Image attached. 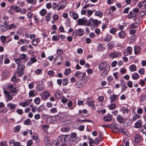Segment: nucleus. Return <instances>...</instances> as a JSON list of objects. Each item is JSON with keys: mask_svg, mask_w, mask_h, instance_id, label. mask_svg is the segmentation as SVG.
<instances>
[{"mask_svg": "<svg viewBox=\"0 0 146 146\" xmlns=\"http://www.w3.org/2000/svg\"><path fill=\"white\" fill-rule=\"evenodd\" d=\"M46 12L47 11L45 9H43L40 11L39 13L41 16H43L46 14Z\"/></svg>", "mask_w": 146, "mask_h": 146, "instance_id": "obj_30", "label": "nucleus"}, {"mask_svg": "<svg viewBox=\"0 0 146 146\" xmlns=\"http://www.w3.org/2000/svg\"><path fill=\"white\" fill-rule=\"evenodd\" d=\"M125 33L123 31H121L118 34V35L119 37L121 38H124L125 36Z\"/></svg>", "mask_w": 146, "mask_h": 146, "instance_id": "obj_28", "label": "nucleus"}, {"mask_svg": "<svg viewBox=\"0 0 146 146\" xmlns=\"http://www.w3.org/2000/svg\"><path fill=\"white\" fill-rule=\"evenodd\" d=\"M17 105L16 104H14L12 103H9L7 104V106L9 107V109L12 110L17 107Z\"/></svg>", "mask_w": 146, "mask_h": 146, "instance_id": "obj_22", "label": "nucleus"}, {"mask_svg": "<svg viewBox=\"0 0 146 146\" xmlns=\"http://www.w3.org/2000/svg\"><path fill=\"white\" fill-rule=\"evenodd\" d=\"M105 49V47L103 45L101 44H100L99 45L98 47V49L99 50H103Z\"/></svg>", "mask_w": 146, "mask_h": 146, "instance_id": "obj_45", "label": "nucleus"}, {"mask_svg": "<svg viewBox=\"0 0 146 146\" xmlns=\"http://www.w3.org/2000/svg\"><path fill=\"white\" fill-rule=\"evenodd\" d=\"M9 24L7 22L5 21L4 23V26L2 25L1 26V31L2 32H5L7 31L8 28V26Z\"/></svg>", "mask_w": 146, "mask_h": 146, "instance_id": "obj_5", "label": "nucleus"}, {"mask_svg": "<svg viewBox=\"0 0 146 146\" xmlns=\"http://www.w3.org/2000/svg\"><path fill=\"white\" fill-rule=\"evenodd\" d=\"M69 13L70 16H73L74 19L76 20L78 18V16L76 13L71 11L69 12Z\"/></svg>", "mask_w": 146, "mask_h": 146, "instance_id": "obj_13", "label": "nucleus"}, {"mask_svg": "<svg viewBox=\"0 0 146 146\" xmlns=\"http://www.w3.org/2000/svg\"><path fill=\"white\" fill-rule=\"evenodd\" d=\"M44 88L43 85L41 84H38L36 87V89L38 91H41L43 90Z\"/></svg>", "mask_w": 146, "mask_h": 146, "instance_id": "obj_25", "label": "nucleus"}, {"mask_svg": "<svg viewBox=\"0 0 146 146\" xmlns=\"http://www.w3.org/2000/svg\"><path fill=\"white\" fill-rule=\"evenodd\" d=\"M52 40L53 41H57L59 40V36L57 35H54L52 37Z\"/></svg>", "mask_w": 146, "mask_h": 146, "instance_id": "obj_31", "label": "nucleus"}, {"mask_svg": "<svg viewBox=\"0 0 146 146\" xmlns=\"http://www.w3.org/2000/svg\"><path fill=\"white\" fill-rule=\"evenodd\" d=\"M52 5L53 6L52 8L53 9L55 10L56 8L58 7L59 5L58 3L53 2L52 3Z\"/></svg>", "mask_w": 146, "mask_h": 146, "instance_id": "obj_35", "label": "nucleus"}, {"mask_svg": "<svg viewBox=\"0 0 146 146\" xmlns=\"http://www.w3.org/2000/svg\"><path fill=\"white\" fill-rule=\"evenodd\" d=\"M121 110L123 113H128L129 112L128 109L125 107H123L122 108Z\"/></svg>", "mask_w": 146, "mask_h": 146, "instance_id": "obj_33", "label": "nucleus"}, {"mask_svg": "<svg viewBox=\"0 0 146 146\" xmlns=\"http://www.w3.org/2000/svg\"><path fill=\"white\" fill-rule=\"evenodd\" d=\"M124 129L120 128L118 127L117 130H118V132L122 133H123L124 134H125L126 133V132L124 131Z\"/></svg>", "mask_w": 146, "mask_h": 146, "instance_id": "obj_39", "label": "nucleus"}, {"mask_svg": "<svg viewBox=\"0 0 146 146\" xmlns=\"http://www.w3.org/2000/svg\"><path fill=\"white\" fill-rule=\"evenodd\" d=\"M130 69L131 71H134L136 70V67L135 65H132L130 66Z\"/></svg>", "mask_w": 146, "mask_h": 146, "instance_id": "obj_47", "label": "nucleus"}, {"mask_svg": "<svg viewBox=\"0 0 146 146\" xmlns=\"http://www.w3.org/2000/svg\"><path fill=\"white\" fill-rule=\"evenodd\" d=\"M2 74V77L4 79L7 78L9 76L8 71L6 69L3 70Z\"/></svg>", "mask_w": 146, "mask_h": 146, "instance_id": "obj_10", "label": "nucleus"}, {"mask_svg": "<svg viewBox=\"0 0 146 146\" xmlns=\"http://www.w3.org/2000/svg\"><path fill=\"white\" fill-rule=\"evenodd\" d=\"M141 120H139L135 123V127L137 128L140 127L141 125Z\"/></svg>", "mask_w": 146, "mask_h": 146, "instance_id": "obj_24", "label": "nucleus"}, {"mask_svg": "<svg viewBox=\"0 0 146 146\" xmlns=\"http://www.w3.org/2000/svg\"><path fill=\"white\" fill-rule=\"evenodd\" d=\"M20 58H21V59H25L26 61L27 60V59H26L27 57L26 56V54H22L21 55V56L20 57Z\"/></svg>", "mask_w": 146, "mask_h": 146, "instance_id": "obj_52", "label": "nucleus"}, {"mask_svg": "<svg viewBox=\"0 0 146 146\" xmlns=\"http://www.w3.org/2000/svg\"><path fill=\"white\" fill-rule=\"evenodd\" d=\"M129 54H132V48L131 47H128L126 50Z\"/></svg>", "mask_w": 146, "mask_h": 146, "instance_id": "obj_41", "label": "nucleus"}, {"mask_svg": "<svg viewBox=\"0 0 146 146\" xmlns=\"http://www.w3.org/2000/svg\"><path fill=\"white\" fill-rule=\"evenodd\" d=\"M67 136H70L69 140H71L73 142H76V141L77 138V135L76 133L75 132L72 133L71 134V135H67Z\"/></svg>", "mask_w": 146, "mask_h": 146, "instance_id": "obj_3", "label": "nucleus"}, {"mask_svg": "<svg viewBox=\"0 0 146 146\" xmlns=\"http://www.w3.org/2000/svg\"><path fill=\"white\" fill-rule=\"evenodd\" d=\"M21 127V126H17L15 127V132H18L20 130V129Z\"/></svg>", "mask_w": 146, "mask_h": 146, "instance_id": "obj_62", "label": "nucleus"}, {"mask_svg": "<svg viewBox=\"0 0 146 146\" xmlns=\"http://www.w3.org/2000/svg\"><path fill=\"white\" fill-rule=\"evenodd\" d=\"M88 138L90 141V142L89 143V144H92L94 143V140L93 139L90 138V137H89Z\"/></svg>", "mask_w": 146, "mask_h": 146, "instance_id": "obj_60", "label": "nucleus"}, {"mask_svg": "<svg viewBox=\"0 0 146 146\" xmlns=\"http://www.w3.org/2000/svg\"><path fill=\"white\" fill-rule=\"evenodd\" d=\"M62 94L61 92H57L55 94V98L57 99H59L62 96Z\"/></svg>", "mask_w": 146, "mask_h": 146, "instance_id": "obj_38", "label": "nucleus"}, {"mask_svg": "<svg viewBox=\"0 0 146 146\" xmlns=\"http://www.w3.org/2000/svg\"><path fill=\"white\" fill-rule=\"evenodd\" d=\"M34 102L37 104H39L40 102V98L38 97L36 98L34 100Z\"/></svg>", "mask_w": 146, "mask_h": 146, "instance_id": "obj_51", "label": "nucleus"}, {"mask_svg": "<svg viewBox=\"0 0 146 146\" xmlns=\"http://www.w3.org/2000/svg\"><path fill=\"white\" fill-rule=\"evenodd\" d=\"M31 122V120L29 119H28L25 120L24 122V124L26 125H29Z\"/></svg>", "mask_w": 146, "mask_h": 146, "instance_id": "obj_54", "label": "nucleus"}, {"mask_svg": "<svg viewBox=\"0 0 146 146\" xmlns=\"http://www.w3.org/2000/svg\"><path fill=\"white\" fill-rule=\"evenodd\" d=\"M82 72L79 71H77L75 75V76H78L79 77H82Z\"/></svg>", "mask_w": 146, "mask_h": 146, "instance_id": "obj_59", "label": "nucleus"}, {"mask_svg": "<svg viewBox=\"0 0 146 146\" xmlns=\"http://www.w3.org/2000/svg\"><path fill=\"white\" fill-rule=\"evenodd\" d=\"M56 121V118L54 116L49 117L46 119L47 122L49 123L53 122Z\"/></svg>", "mask_w": 146, "mask_h": 146, "instance_id": "obj_11", "label": "nucleus"}, {"mask_svg": "<svg viewBox=\"0 0 146 146\" xmlns=\"http://www.w3.org/2000/svg\"><path fill=\"white\" fill-rule=\"evenodd\" d=\"M122 146H129V143L128 139L127 138L124 139L122 142Z\"/></svg>", "mask_w": 146, "mask_h": 146, "instance_id": "obj_16", "label": "nucleus"}, {"mask_svg": "<svg viewBox=\"0 0 146 146\" xmlns=\"http://www.w3.org/2000/svg\"><path fill=\"white\" fill-rule=\"evenodd\" d=\"M11 8L12 9L15 10L17 13H18L20 11V8L17 6H12Z\"/></svg>", "mask_w": 146, "mask_h": 146, "instance_id": "obj_26", "label": "nucleus"}, {"mask_svg": "<svg viewBox=\"0 0 146 146\" xmlns=\"http://www.w3.org/2000/svg\"><path fill=\"white\" fill-rule=\"evenodd\" d=\"M117 121L120 123H123L124 120V119L123 116L121 115H118L117 116Z\"/></svg>", "mask_w": 146, "mask_h": 146, "instance_id": "obj_18", "label": "nucleus"}, {"mask_svg": "<svg viewBox=\"0 0 146 146\" xmlns=\"http://www.w3.org/2000/svg\"><path fill=\"white\" fill-rule=\"evenodd\" d=\"M117 98V96L115 95H111L110 97V102H113Z\"/></svg>", "mask_w": 146, "mask_h": 146, "instance_id": "obj_29", "label": "nucleus"}, {"mask_svg": "<svg viewBox=\"0 0 146 146\" xmlns=\"http://www.w3.org/2000/svg\"><path fill=\"white\" fill-rule=\"evenodd\" d=\"M78 24L79 25H84L88 22V21L84 19H79L77 21Z\"/></svg>", "mask_w": 146, "mask_h": 146, "instance_id": "obj_12", "label": "nucleus"}, {"mask_svg": "<svg viewBox=\"0 0 146 146\" xmlns=\"http://www.w3.org/2000/svg\"><path fill=\"white\" fill-rule=\"evenodd\" d=\"M89 22H92L93 25L95 26H97L98 24L101 23V21L98 20L97 19H93L92 18H91L89 20Z\"/></svg>", "mask_w": 146, "mask_h": 146, "instance_id": "obj_7", "label": "nucleus"}, {"mask_svg": "<svg viewBox=\"0 0 146 146\" xmlns=\"http://www.w3.org/2000/svg\"><path fill=\"white\" fill-rule=\"evenodd\" d=\"M84 33V30L82 29H79L78 30H75V32L76 34H77V35L80 36L83 35V34Z\"/></svg>", "mask_w": 146, "mask_h": 146, "instance_id": "obj_8", "label": "nucleus"}, {"mask_svg": "<svg viewBox=\"0 0 146 146\" xmlns=\"http://www.w3.org/2000/svg\"><path fill=\"white\" fill-rule=\"evenodd\" d=\"M76 86L78 88H80L83 86V84L81 81H78L77 82Z\"/></svg>", "mask_w": 146, "mask_h": 146, "instance_id": "obj_40", "label": "nucleus"}, {"mask_svg": "<svg viewBox=\"0 0 146 146\" xmlns=\"http://www.w3.org/2000/svg\"><path fill=\"white\" fill-rule=\"evenodd\" d=\"M139 77V74L137 73H134V74L132 75V78L134 80L137 79Z\"/></svg>", "mask_w": 146, "mask_h": 146, "instance_id": "obj_37", "label": "nucleus"}, {"mask_svg": "<svg viewBox=\"0 0 146 146\" xmlns=\"http://www.w3.org/2000/svg\"><path fill=\"white\" fill-rule=\"evenodd\" d=\"M95 15L101 17L103 16V13L101 12L98 11H96Z\"/></svg>", "mask_w": 146, "mask_h": 146, "instance_id": "obj_34", "label": "nucleus"}, {"mask_svg": "<svg viewBox=\"0 0 146 146\" xmlns=\"http://www.w3.org/2000/svg\"><path fill=\"white\" fill-rule=\"evenodd\" d=\"M143 128V127L142 126L139 129L140 131L142 132L143 133H145L146 132V129Z\"/></svg>", "mask_w": 146, "mask_h": 146, "instance_id": "obj_64", "label": "nucleus"}, {"mask_svg": "<svg viewBox=\"0 0 146 146\" xmlns=\"http://www.w3.org/2000/svg\"><path fill=\"white\" fill-rule=\"evenodd\" d=\"M52 146H57L59 144V142L58 140H55L52 142Z\"/></svg>", "mask_w": 146, "mask_h": 146, "instance_id": "obj_48", "label": "nucleus"}, {"mask_svg": "<svg viewBox=\"0 0 146 146\" xmlns=\"http://www.w3.org/2000/svg\"><path fill=\"white\" fill-rule=\"evenodd\" d=\"M111 37L109 35H107L105 39V41L109 42L111 40Z\"/></svg>", "mask_w": 146, "mask_h": 146, "instance_id": "obj_44", "label": "nucleus"}, {"mask_svg": "<svg viewBox=\"0 0 146 146\" xmlns=\"http://www.w3.org/2000/svg\"><path fill=\"white\" fill-rule=\"evenodd\" d=\"M115 121H114V123L112 122V123L110 124L109 125H108L110 128H113L114 129L117 130V128L119 126V125L114 123Z\"/></svg>", "mask_w": 146, "mask_h": 146, "instance_id": "obj_17", "label": "nucleus"}, {"mask_svg": "<svg viewBox=\"0 0 146 146\" xmlns=\"http://www.w3.org/2000/svg\"><path fill=\"white\" fill-rule=\"evenodd\" d=\"M116 107V105L114 103H113L110 106L109 108L110 110H113Z\"/></svg>", "mask_w": 146, "mask_h": 146, "instance_id": "obj_50", "label": "nucleus"}, {"mask_svg": "<svg viewBox=\"0 0 146 146\" xmlns=\"http://www.w3.org/2000/svg\"><path fill=\"white\" fill-rule=\"evenodd\" d=\"M71 72V70L70 69L68 68L65 70L64 74L66 76L68 75Z\"/></svg>", "mask_w": 146, "mask_h": 146, "instance_id": "obj_43", "label": "nucleus"}, {"mask_svg": "<svg viewBox=\"0 0 146 146\" xmlns=\"http://www.w3.org/2000/svg\"><path fill=\"white\" fill-rule=\"evenodd\" d=\"M130 121L129 119H125L124 121L123 122V125L125 127L129 126L131 124Z\"/></svg>", "mask_w": 146, "mask_h": 146, "instance_id": "obj_23", "label": "nucleus"}, {"mask_svg": "<svg viewBox=\"0 0 146 146\" xmlns=\"http://www.w3.org/2000/svg\"><path fill=\"white\" fill-rule=\"evenodd\" d=\"M54 62L56 65H60L63 62L62 57L61 56H57L55 58Z\"/></svg>", "mask_w": 146, "mask_h": 146, "instance_id": "obj_4", "label": "nucleus"}, {"mask_svg": "<svg viewBox=\"0 0 146 146\" xmlns=\"http://www.w3.org/2000/svg\"><path fill=\"white\" fill-rule=\"evenodd\" d=\"M141 137L139 135H136L135 136L134 139V141L135 143H138L140 141Z\"/></svg>", "mask_w": 146, "mask_h": 146, "instance_id": "obj_27", "label": "nucleus"}, {"mask_svg": "<svg viewBox=\"0 0 146 146\" xmlns=\"http://www.w3.org/2000/svg\"><path fill=\"white\" fill-rule=\"evenodd\" d=\"M112 116L110 114H107L105 116L103 119V120L106 122H109L111 121Z\"/></svg>", "mask_w": 146, "mask_h": 146, "instance_id": "obj_9", "label": "nucleus"}, {"mask_svg": "<svg viewBox=\"0 0 146 146\" xmlns=\"http://www.w3.org/2000/svg\"><path fill=\"white\" fill-rule=\"evenodd\" d=\"M27 146H31L33 144V141L32 139L28 140L27 142Z\"/></svg>", "mask_w": 146, "mask_h": 146, "instance_id": "obj_53", "label": "nucleus"}, {"mask_svg": "<svg viewBox=\"0 0 146 146\" xmlns=\"http://www.w3.org/2000/svg\"><path fill=\"white\" fill-rule=\"evenodd\" d=\"M7 37L3 35L1 36V40L2 42L4 43L5 42V40L7 39Z\"/></svg>", "mask_w": 146, "mask_h": 146, "instance_id": "obj_42", "label": "nucleus"}, {"mask_svg": "<svg viewBox=\"0 0 146 146\" xmlns=\"http://www.w3.org/2000/svg\"><path fill=\"white\" fill-rule=\"evenodd\" d=\"M141 48L140 46H134V53L135 54H138L141 51Z\"/></svg>", "mask_w": 146, "mask_h": 146, "instance_id": "obj_15", "label": "nucleus"}, {"mask_svg": "<svg viewBox=\"0 0 146 146\" xmlns=\"http://www.w3.org/2000/svg\"><path fill=\"white\" fill-rule=\"evenodd\" d=\"M70 130V127L67 126L62 127L61 128V131L64 132H68Z\"/></svg>", "mask_w": 146, "mask_h": 146, "instance_id": "obj_20", "label": "nucleus"}, {"mask_svg": "<svg viewBox=\"0 0 146 146\" xmlns=\"http://www.w3.org/2000/svg\"><path fill=\"white\" fill-rule=\"evenodd\" d=\"M57 52L59 55H61L62 54L63 52L61 49H58L57 50Z\"/></svg>", "mask_w": 146, "mask_h": 146, "instance_id": "obj_61", "label": "nucleus"}, {"mask_svg": "<svg viewBox=\"0 0 146 146\" xmlns=\"http://www.w3.org/2000/svg\"><path fill=\"white\" fill-rule=\"evenodd\" d=\"M44 108V106L43 105H41L37 109V110L38 111H40L43 110Z\"/></svg>", "mask_w": 146, "mask_h": 146, "instance_id": "obj_58", "label": "nucleus"}, {"mask_svg": "<svg viewBox=\"0 0 146 146\" xmlns=\"http://www.w3.org/2000/svg\"><path fill=\"white\" fill-rule=\"evenodd\" d=\"M115 44V42L112 41L108 44L107 45V47L108 49L111 50L114 47Z\"/></svg>", "mask_w": 146, "mask_h": 146, "instance_id": "obj_19", "label": "nucleus"}, {"mask_svg": "<svg viewBox=\"0 0 146 146\" xmlns=\"http://www.w3.org/2000/svg\"><path fill=\"white\" fill-rule=\"evenodd\" d=\"M119 53L117 52H114L109 54L110 57L111 58L117 57L118 56Z\"/></svg>", "mask_w": 146, "mask_h": 146, "instance_id": "obj_21", "label": "nucleus"}, {"mask_svg": "<svg viewBox=\"0 0 146 146\" xmlns=\"http://www.w3.org/2000/svg\"><path fill=\"white\" fill-rule=\"evenodd\" d=\"M108 68L107 64L105 62H102L99 64L98 68L100 70H102Z\"/></svg>", "mask_w": 146, "mask_h": 146, "instance_id": "obj_2", "label": "nucleus"}, {"mask_svg": "<svg viewBox=\"0 0 146 146\" xmlns=\"http://www.w3.org/2000/svg\"><path fill=\"white\" fill-rule=\"evenodd\" d=\"M109 70V68H107L105 69L103 71V72L102 73V74H104V75H106L108 73Z\"/></svg>", "mask_w": 146, "mask_h": 146, "instance_id": "obj_57", "label": "nucleus"}, {"mask_svg": "<svg viewBox=\"0 0 146 146\" xmlns=\"http://www.w3.org/2000/svg\"><path fill=\"white\" fill-rule=\"evenodd\" d=\"M27 47L26 46H23L21 47V50L25 52H26L27 49Z\"/></svg>", "mask_w": 146, "mask_h": 146, "instance_id": "obj_56", "label": "nucleus"}, {"mask_svg": "<svg viewBox=\"0 0 146 146\" xmlns=\"http://www.w3.org/2000/svg\"><path fill=\"white\" fill-rule=\"evenodd\" d=\"M68 83V80L66 78L63 79L62 82V84L64 86H66L67 85Z\"/></svg>", "mask_w": 146, "mask_h": 146, "instance_id": "obj_46", "label": "nucleus"}, {"mask_svg": "<svg viewBox=\"0 0 146 146\" xmlns=\"http://www.w3.org/2000/svg\"><path fill=\"white\" fill-rule=\"evenodd\" d=\"M27 1L29 3L35 4L36 2V0H27Z\"/></svg>", "mask_w": 146, "mask_h": 146, "instance_id": "obj_63", "label": "nucleus"}, {"mask_svg": "<svg viewBox=\"0 0 146 146\" xmlns=\"http://www.w3.org/2000/svg\"><path fill=\"white\" fill-rule=\"evenodd\" d=\"M140 117V115H138L136 113H135L133 115L132 117V120L133 121H136L137 119H139Z\"/></svg>", "mask_w": 146, "mask_h": 146, "instance_id": "obj_36", "label": "nucleus"}, {"mask_svg": "<svg viewBox=\"0 0 146 146\" xmlns=\"http://www.w3.org/2000/svg\"><path fill=\"white\" fill-rule=\"evenodd\" d=\"M29 96L30 97H33L35 96V93L33 90H32L30 91L29 93Z\"/></svg>", "mask_w": 146, "mask_h": 146, "instance_id": "obj_55", "label": "nucleus"}, {"mask_svg": "<svg viewBox=\"0 0 146 146\" xmlns=\"http://www.w3.org/2000/svg\"><path fill=\"white\" fill-rule=\"evenodd\" d=\"M44 143L46 145L50 146L52 144V142L50 140V138L48 137H46L44 139Z\"/></svg>", "mask_w": 146, "mask_h": 146, "instance_id": "obj_14", "label": "nucleus"}, {"mask_svg": "<svg viewBox=\"0 0 146 146\" xmlns=\"http://www.w3.org/2000/svg\"><path fill=\"white\" fill-rule=\"evenodd\" d=\"M29 103L28 101H26L24 103H20L19 105L23 107H26L27 106L29 105Z\"/></svg>", "mask_w": 146, "mask_h": 146, "instance_id": "obj_32", "label": "nucleus"}, {"mask_svg": "<svg viewBox=\"0 0 146 146\" xmlns=\"http://www.w3.org/2000/svg\"><path fill=\"white\" fill-rule=\"evenodd\" d=\"M69 138L70 136H67V135L59 136L58 139L59 144L61 146H66L67 143L66 142L69 140Z\"/></svg>", "mask_w": 146, "mask_h": 146, "instance_id": "obj_1", "label": "nucleus"}, {"mask_svg": "<svg viewBox=\"0 0 146 146\" xmlns=\"http://www.w3.org/2000/svg\"><path fill=\"white\" fill-rule=\"evenodd\" d=\"M42 98L44 100H46L48 97L50 96L49 93L47 91L43 92L41 94Z\"/></svg>", "mask_w": 146, "mask_h": 146, "instance_id": "obj_6", "label": "nucleus"}, {"mask_svg": "<svg viewBox=\"0 0 146 146\" xmlns=\"http://www.w3.org/2000/svg\"><path fill=\"white\" fill-rule=\"evenodd\" d=\"M47 74L50 76H53L54 74V73L52 70H50L48 72Z\"/></svg>", "mask_w": 146, "mask_h": 146, "instance_id": "obj_49", "label": "nucleus"}]
</instances>
